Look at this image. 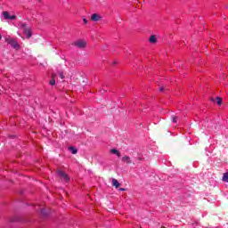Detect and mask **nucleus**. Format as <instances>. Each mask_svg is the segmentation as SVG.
Listing matches in <instances>:
<instances>
[{
	"label": "nucleus",
	"instance_id": "obj_1",
	"mask_svg": "<svg viewBox=\"0 0 228 228\" xmlns=\"http://www.w3.org/2000/svg\"><path fill=\"white\" fill-rule=\"evenodd\" d=\"M19 28L20 29H23L25 35H27V38H31V28L28 27V24L27 23H22V22H20L19 23Z\"/></svg>",
	"mask_w": 228,
	"mask_h": 228
},
{
	"label": "nucleus",
	"instance_id": "obj_2",
	"mask_svg": "<svg viewBox=\"0 0 228 228\" xmlns=\"http://www.w3.org/2000/svg\"><path fill=\"white\" fill-rule=\"evenodd\" d=\"M57 175H58V177H60V179L62 183H69V181H70L69 175L67 173L63 172L61 169L57 170Z\"/></svg>",
	"mask_w": 228,
	"mask_h": 228
},
{
	"label": "nucleus",
	"instance_id": "obj_3",
	"mask_svg": "<svg viewBox=\"0 0 228 228\" xmlns=\"http://www.w3.org/2000/svg\"><path fill=\"white\" fill-rule=\"evenodd\" d=\"M5 42L9 44V45L12 46L13 49H16V51L20 49V45L12 37H5Z\"/></svg>",
	"mask_w": 228,
	"mask_h": 228
},
{
	"label": "nucleus",
	"instance_id": "obj_4",
	"mask_svg": "<svg viewBox=\"0 0 228 228\" xmlns=\"http://www.w3.org/2000/svg\"><path fill=\"white\" fill-rule=\"evenodd\" d=\"M75 47H78V49H85L86 47V42L84 40L76 41L72 44Z\"/></svg>",
	"mask_w": 228,
	"mask_h": 228
},
{
	"label": "nucleus",
	"instance_id": "obj_5",
	"mask_svg": "<svg viewBox=\"0 0 228 228\" xmlns=\"http://www.w3.org/2000/svg\"><path fill=\"white\" fill-rule=\"evenodd\" d=\"M123 163H126V165H134V162L131 159V157L125 156L122 158Z\"/></svg>",
	"mask_w": 228,
	"mask_h": 228
},
{
	"label": "nucleus",
	"instance_id": "obj_6",
	"mask_svg": "<svg viewBox=\"0 0 228 228\" xmlns=\"http://www.w3.org/2000/svg\"><path fill=\"white\" fill-rule=\"evenodd\" d=\"M101 19H102V18L97 13H94L91 16V20H93L94 22H99V20H101Z\"/></svg>",
	"mask_w": 228,
	"mask_h": 228
},
{
	"label": "nucleus",
	"instance_id": "obj_7",
	"mask_svg": "<svg viewBox=\"0 0 228 228\" xmlns=\"http://www.w3.org/2000/svg\"><path fill=\"white\" fill-rule=\"evenodd\" d=\"M49 85L52 86L56 85V74L52 75V79L50 80Z\"/></svg>",
	"mask_w": 228,
	"mask_h": 228
},
{
	"label": "nucleus",
	"instance_id": "obj_8",
	"mask_svg": "<svg viewBox=\"0 0 228 228\" xmlns=\"http://www.w3.org/2000/svg\"><path fill=\"white\" fill-rule=\"evenodd\" d=\"M112 186H115V188H118L120 186V183H118V180L113 178L112 179Z\"/></svg>",
	"mask_w": 228,
	"mask_h": 228
},
{
	"label": "nucleus",
	"instance_id": "obj_9",
	"mask_svg": "<svg viewBox=\"0 0 228 228\" xmlns=\"http://www.w3.org/2000/svg\"><path fill=\"white\" fill-rule=\"evenodd\" d=\"M149 41L151 42V44H156L158 42V40H156V36H154V35H151L150 37Z\"/></svg>",
	"mask_w": 228,
	"mask_h": 228
},
{
	"label": "nucleus",
	"instance_id": "obj_10",
	"mask_svg": "<svg viewBox=\"0 0 228 228\" xmlns=\"http://www.w3.org/2000/svg\"><path fill=\"white\" fill-rule=\"evenodd\" d=\"M110 152H111V154H117L118 158H120V156H121L120 151H118V150H117V149H111Z\"/></svg>",
	"mask_w": 228,
	"mask_h": 228
},
{
	"label": "nucleus",
	"instance_id": "obj_11",
	"mask_svg": "<svg viewBox=\"0 0 228 228\" xmlns=\"http://www.w3.org/2000/svg\"><path fill=\"white\" fill-rule=\"evenodd\" d=\"M3 15H4V19H5L6 20H10V18L12 17L10 13H8V12H4Z\"/></svg>",
	"mask_w": 228,
	"mask_h": 228
},
{
	"label": "nucleus",
	"instance_id": "obj_12",
	"mask_svg": "<svg viewBox=\"0 0 228 228\" xmlns=\"http://www.w3.org/2000/svg\"><path fill=\"white\" fill-rule=\"evenodd\" d=\"M69 151L71 154H77V149H76L74 146H70Z\"/></svg>",
	"mask_w": 228,
	"mask_h": 228
},
{
	"label": "nucleus",
	"instance_id": "obj_13",
	"mask_svg": "<svg viewBox=\"0 0 228 228\" xmlns=\"http://www.w3.org/2000/svg\"><path fill=\"white\" fill-rule=\"evenodd\" d=\"M216 100L217 105H218V106H222V102H223L222 98L216 97Z\"/></svg>",
	"mask_w": 228,
	"mask_h": 228
},
{
	"label": "nucleus",
	"instance_id": "obj_14",
	"mask_svg": "<svg viewBox=\"0 0 228 228\" xmlns=\"http://www.w3.org/2000/svg\"><path fill=\"white\" fill-rule=\"evenodd\" d=\"M223 181H225V183H228V173H224L223 175Z\"/></svg>",
	"mask_w": 228,
	"mask_h": 228
},
{
	"label": "nucleus",
	"instance_id": "obj_15",
	"mask_svg": "<svg viewBox=\"0 0 228 228\" xmlns=\"http://www.w3.org/2000/svg\"><path fill=\"white\" fill-rule=\"evenodd\" d=\"M173 118V122L175 124L177 122V120L179 119V118L177 116H172Z\"/></svg>",
	"mask_w": 228,
	"mask_h": 228
},
{
	"label": "nucleus",
	"instance_id": "obj_16",
	"mask_svg": "<svg viewBox=\"0 0 228 228\" xmlns=\"http://www.w3.org/2000/svg\"><path fill=\"white\" fill-rule=\"evenodd\" d=\"M165 90H167L166 86H159V92H165Z\"/></svg>",
	"mask_w": 228,
	"mask_h": 228
},
{
	"label": "nucleus",
	"instance_id": "obj_17",
	"mask_svg": "<svg viewBox=\"0 0 228 228\" xmlns=\"http://www.w3.org/2000/svg\"><path fill=\"white\" fill-rule=\"evenodd\" d=\"M15 19H17V16L12 15L9 18V20H15Z\"/></svg>",
	"mask_w": 228,
	"mask_h": 228
},
{
	"label": "nucleus",
	"instance_id": "obj_18",
	"mask_svg": "<svg viewBox=\"0 0 228 228\" xmlns=\"http://www.w3.org/2000/svg\"><path fill=\"white\" fill-rule=\"evenodd\" d=\"M41 213L44 216H45V215H47V213H45V208H42L41 209Z\"/></svg>",
	"mask_w": 228,
	"mask_h": 228
},
{
	"label": "nucleus",
	"instance_id": "obj_19",
	"mask_svg": "<svg viewBox=\"0 0 228 228\" xmlns=\"http://www.w3.org/2000/svg\"><path fill=\"white\" fill-rule=\"evenodd\" d=\"M60 77H61V79H64L65 78V76H63V73L60 74Z\"/></svg>",
	"mask_w": 228,
	"mask_h": 228
},
{
	"label": "nucleus",
	"instance_id": "obj_20",
	"mask_svg": "<svg viewBox=\"0 0 228 228\" xmlns=\"http://www.w3.org/2000/svg\"><path fill=\"white\" fill-rule=\"evenodd\" d=\"M83 20H84L85 24H88V20L84 18Z\"/></svg>",
	"mask_w": 228,
	"mask_h": 228
},
{
	"label": "nucleus",
	"instance_id": "obj_21",
	"mask_svg": "<svg viewBox=\"0 0 228 228\" xmlns=\"http://www.w3.org/2000/svg\"><path fill=\"white\" fill-rule=\"evenodd\" d=\"M119 191H126V189L125 188H119Z\"/></svg>",
	"mask_w": 228,
	"mask_h": 228
},
{
	"label": "nucleus",
	"instance_id": "obj_22",
	"mask_svg": "<svg viewBox=\"0 0 228 228\" xmlns=\"http://www.w3.org/2000/svg\"><path fill=\"white\" fill-rule=\"evenodd\" d=\"M210 101H212V102H215V99L214 98H210Z\"/></svg>",
	"mask_w": 228,
	"mask_h": 228
},
{
	"label": "nucleus",
	"instance_id": "obj_23",
	"mask_svg": "<svg viewBox=\"0 0 228 228\" xmlns=\"http://www.w3.org/2000/svg\"><path fill=\"white\" fill-rule=\"evenodd\" d=\"M1 38H3V37H1V34H0V40H1Z\"/></svg>",
	"mask_w": 228,
	"mask_h": 228
}]
</instances>
